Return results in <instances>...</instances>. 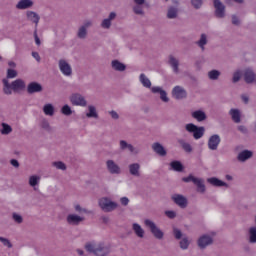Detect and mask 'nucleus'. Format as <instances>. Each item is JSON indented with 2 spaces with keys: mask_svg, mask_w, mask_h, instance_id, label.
<instances>
[{
  "mask_svg": "<svg viewBox=\"0 0 256 256\" xmlns=\"http://www.w3.org/2000/svg\"><path fill=\"white\" fill-rule=\"evenodd\" d=\"M192 117L196 119V121H205V119H207V115L202 110L192 112Z\"/></svg>",
  "mask_w": 256,
  "mask_h": 256,
  "instance_id": "31",
  "label": "nucleus"
},
{
  "mask_svg": "<svg viewBox=\"0 0 256 256\" xmlns=\"http://www.w3.org/2000/svg\"><path fill=\"white\" fill-rule=\"evenodd\" d=\"M175 239H181V237H183V233L181 232V230L174 228L173 230Z\"/></svg>",
  "mask_w": 256,
  "mask_h": 256,
  "instance_id": "49",
  "label": "nucleus"
},
{
  "mask_svg": "<svg viewBox=\"0 0 256 256\" xmlns=\"http://www.w3.org/2000/svg\"><path fill=\"white\" fill-rule=\"evenodd\" d=\"M132 229L135 235H137L140 239H143V237H145V230L143 229V227H141V225L133 223Z\"/></svg>",
  "mask_w": 256,
  "mask_h": 256,
  "instance_id": "23",
  "label": "nucleus"
},
{
  "mask_svg": "<svg viewBox=\"0 0 256 256\" xmlns=\"http://www.w3.org/2000/svg\"><path fill=\"white\" fill-rule=\"evenodd\" d=\"M0 242H2L4 247H8V249H11V247H13V244H11V241L7 238L0 237Z\"/></svg>",
  "mask_w": 256,
  "mask_h": 256,
  "instance_id": "44",
  "label": "nucleus"
},
{
  "mask_svg": "<svg viewBox=\"0 0 256 256\" xmlns=\"http://www.w3.org/2000/svg\"><path fill=\"white\" fill-rule=\"evenodd\" d=\"M58 67L60 69V73H62L64 77H71V75H73V68L71 67V64H69V62L66 60H59Z\"/></svg>",
  "mask_w": 256,
  "mask_h": 256,
  "instance_id": "8",
  "label": "nucleus"
},
{
  "mask_svg": "<svg viewBox=\"0 0 256 256\" xmlns=\"http://www.w3.org/2000/svg\"><path fill=\"white\" fill-rule=\"evenodd\" d=\"M120 149L122 151H125V149H128V151H130V153H133L134 155H137V153H139V149L133 147V145L127 143V141L125 140L120 141Z\"/></svg>",
  "mask_w": 256,
  "mask_h": 256,
  "instance_id": "18",
  "label": "nucleus"
},
{
  "mask_svg": "<svg viewBox=\"0 0 256 256\" xmlns=\"http://www.w3.org/2000/svg\"><path fill=\"white\" fill-rule=\"evenodd\" d=\"M185 129L188 133H193L194 139H201L205 135V127H198L193 123L186 124Z\"/></svg>",
  "mask_w": 256,
  "mask_h": 256,
  "instance_id": "4",
  "label": "nucleus"
},
{
  "mask_svg": "<svg viewBox=\"0 0 256 256\" xmlns=\"http://www.w3.org/2000/svg\"><path fill=\"white\" fill-rule=\"evenodd\" d=\"M239 79H241V72L237 71L233 75V82L237 83V81H239Z\"/></svg>",
  "mask_w": 256,
  "mask_h": 256,
  "instance_id": "53",
  "label": "nucleus"
},
{
  "mask_svg": "<svg viewBox=\"0 0 256 256\" xmlns=\"http://www.w3.org/2000/svg\"><path fill=\"white\" fill-rule=\"evenodd\" d=\"M66 221L68 225L76 226V225H79L80 223H83V221H85V218L77 214H69L66 217Z\"/></svg>",
  "mask_w": 256,
  "mask_h": 256,
  "instance_id": "10",
  "label": "nucleus"
},
{
  "mask_svg": "<svg viewBox=\"0 0 256 256\" xmlns=\"http://www.w3.org/2000/svg\"><path fill=\"white\" fill-rule=\"evenodd\" d=\"M251 157H253V152H251L249 150H244L239 153L238 160L239 161H247V159H251Z\"/></svg>",
  "mask_w": 256,
  "mask_h": 256,
  "instance_id": "32",
  "label": "nucleus"
},
{
  "mask_svg": "<svg viewBox=\"0 0 256 256\" xmlns=\"http://www.w3.org/2000/svg\"><path fill=\"white\" fill-rule=\"evenodd\" d=\"M29 7H33V1L31 0H20L16 5L17 9H29Z\"/></svg>",
  "mask_w": 256,
  "mask_h": 256,
  "instance_id": "27",
  "label": "nucleus"
},
{
  "mask_svg": "<svg viewBox=\"0 0 256 256\" xmlns=\"http://www.w3.org/2000/svg\"><path fill=\"white\" fill-rule=\"evenodd\" d=\"M180 247L181 249H189V239H187L186 237H184L181 241H180Z\"/></svg>",
  "mask_w": 256,
  "mask_h": 256,
  "instance_id": "45",
  "label": "nucleus"
},
{
  "mask_svg": "<svg viewBox=\"0 0 256 256\" xmlns=\"http://www.w3.org/2000/svg\"><path fill=\"white\" fill-rule=\"evenodd\" d=\"M12 219L15 223L21 224L23 223V216H21V214L19 213H13L12 214Z\"/></svg>",
  "mask_w": 256,
  "mask_h": 256,
  "instance_id": "43",
  "label": "nucleus"
},
{
  "mask_svg": "<svg viewBox=\"0 0 256 256\" xmlns=\"http://www.w3.org/2000/svg\"><path fill=\"white\" fill-rule=\"evenodd\" d=\"M36 45H41V38L37 34L34 35Z\"/></svg>",
  "mask_w": 256,
  "mask_h": 256,
  "instance_id": "61",
  "label": "nucleus"
},
{
  "mask_svg": "<svg viewBox=\"0 0 256 256\" xmlns=\"http://www.w3.org/2000/svg\"><path fill=\"white\" fill-rule=\"evenodd\" d=\"M27 19H28V21H32V23H35V25H38L39 20L41 18L39 17V14H37L33 11H28L27 12Z\"/></svg>",
  "mask_w": 256,
  "mask_h": 256,
  "instance_id": "30",
  "label": "nucleus"
},
{
  "mask_svg": "<svg viewBox=\"0 0 256 256\" xmlns=\"http://www.w3.org/2000/svg\"><path fill=\"white\" fill-rule=\"evenodd\" d=\"M13 132V128L11 127V125L7 124V123H2V128L0 130V133L2 135H9V133Z\"/></svg>",
  "mask_w": 256,
  "mask_h": 256,
  "instance_id": "35",
  "label": "nucleus"
},
{
  "mask_svg": "<svg viewBox=\"0 0 256 256\" xmlns=\"http://www.w3.org/2000/svg\"><path fill=\"white\" fill-rule=\"evenodd\" d=\"M219 143H221V137L219 135L214 134L208 140V148L211 151H217V147H219Z\"/></svg>",
  "mask_w": 256,
  "mask_h": 256,
  "instance_id": "11",
  "label": "nucleus"
},
{
  "mask_svg": "<svg viewBox=\"0 0 256 256\" xmlns=\"http://www.w3.org/2000/svg\"><path fill=\"white\" fill-rule=\"evenodd\" d=\"M70 103L75 107H87V99L79 93H73L70 96Z\"/></svg>",
  "mask_w": 256,
  "mask_h": 256,
  "instance_id": "7",
  "label": "nucleus"
},
{
  "mask_svg": "<svg viewBox=\"0 0 256 256\" xmlns=\"http://www.w3.org/2000/svg\"><path fill=\"white\" fill-rule=\"evenodd\" d=\"M115 17H116L115 12H112V13H110V15H109V18H108V19H110V21H113V19H115Z\"/></svg>",
  "mask_w": 256,
  "mask_h": 256,
  "instance_id": "64",
  "label": "nucleus"
},
{
  "mask_svg": "<svg viewBox=\"0 0 256 256\" xmlns=\"http://www.w3.org/2000/svg\"><path fill=\"white\" fill-rule=\"evenodd\" d=\"M52 167H55L56 169H58L60 171H66L67 170V165H65V163H63L62 161L52 162Z\"/></svg>",
  "mask_w": 256,
  "mask_h": 256,
  "instance_id": "37",
  "label": "nucleus"
},
{
  "mask_svg": "<svg viewBox=\"0 0 256 256\" xmlns=\"http://www.w3.org/2000/svg\"><path fill=\"white\" fill-rule=\"evenodd\" d=\"M182 181H184V183H194L197 187L198 193H203L205 191V181L201 178L189 175L188 177L182 178Z\"/></svg>",
  "mask_w": 256,
  "mask_h": 256,
  "instance_id": "5",
  "label": "nucleus"
},
{
  "mask_svg": "<svg viewBox=\"0 0 256 256\" xmlns=\"http://www.w3.org/2000/svg\"><path fill=\"white\" fill-rule=\"evenodd\" d=\"M86 117L88 119H99V113H97V108L94 105L88 106V111L86 112Z\"/></svg>",
  "mask_w": 256,
  "mask_h": 256,
  "instance_id": "21",
  "label": "nucleus"
},
{
  "mask_svg": "<svg viewBox=\"0 0 256 256\" xmlns=\"http://www.w3.org/2000/svg\"><path fill=\"white\" fill-rule=\"evenodd\" d=\"M91 25V22H86L84 26L80 27L78 33H87V27Z\"/></svg>",
  "mask_w": 256,
  "mask_h": 256,
  "instance_id": "52",
  "label": "nucleus"
},
{
  "mask_svg": "<svg viewBox=\"0 0 256 256\" xmlns=\"http://www.w3.org/2000/svg\"><path fill=\"white\" fill-rule=\"evenodd\" d=\"M152 149L160 157H165V155H167V150H165V147H163V145H161L159 142L152 144Z\"/></svg>",
  "mask_w": 256,
  "mask_h": 256,
  "instance_id": "19",
  "label": "nucleus"
},
{
  "mask_svg": "<svg viewBox=\"0 0 256 256\" xmlns=\"http://www.w3.org/2000/svg\"><path fill=\"white\" fill-rule=\"evenodd\" d=\"M152 93H159L161 101L164 103H169V97H167V92L159 86H154L151 88Z\"/></svg>",
  "mask_w": 256,
  "mask_h": 256,
  "instance_id": "16",
  "label": "nucleus"
},
{
  "mask_svg": "<svg viewBox=\"0 0 256 256\" xmlns=\"http://www.w3.org/2000/svg\"><path fill=\"white\" fill-rule=\"evenodd\" d=\"M230 115L234 123H241V111H239V109H231Z\"/></svg>",
  "mask_w": 256,
  "mask_h": 256,
  "instance_id": "28",
  "label": "nucleus"
},
{
  "mask_svg": "<svg viewBox=\"0 0 256 256\" xmlns=\"http://www.w3.org/2000/svg\"><path fill=\"white\" fill-rule=\"evenodd\" d=\"M109 114L111 115L112 119H119V114L114 110L110 111Z\"/></svg>",
  "mask_w": 256,
  "mask_h": 256,
  "instance_id": "57",
  "label": "nucleus"
},
{
  "mask_svg": "<svg viewBox=\"0 0 256 256\" xmlns=\"http://www.w3.org/2000/svg\"><path fill=\"white\" fill-rule=\"evenodd\" d=\"M111 65H112V69H114V71L123 72L127 69V66L125 64H123L122 62H120L119 60H113Z\"/></svg>",
  "mask_w": 256,
  "mask_h": 256,
  "instance_id": "26",
  "label": "nucleus"
},
{
  "mask_svg": "<svg viewBox=\"0 0 256 256\" xmlns=\"http://www.w3.org/2000/svg\"><path fill=\"white\" fill-rule=\"evenodd\" d=\"M172 199L176 205L181 207L182 209H185L187 207V198L181 194H175L172 196Z\"/></svg>",
  "mask_w": 256,
  "mask_h": 256,
  "instance_id": "14",
  "label": "nucleus"
},
{
  "mask_svg": "<svg viewBox=\"0 0 256 256\" xmlns=\"http://www.w3.org/2000/svg\"><path fill=\"white\" fill-rule=\"evenodd\" d=\"M40 181H41V177H39L37 175L30 176L29 185H30V187H37V185H39Z\"/></svg>",
  "mask_w": 256,
  "mask_h": 256,
  "instance_id": "36",
  "label": "nucleus"
},
{
  "mask_svg": "<svg viewBox=\"0 0 256 256\" xmlns=\"http://www.w3.org/2000/svg\"><path fill=\"white\" fill-rule=\"evenodd\" d=\"M213 243V238L209 235H203L198 239V247L200 249H205L208 245H211Z\"/></svg>",
  "mask_w": 256,
  "mask_h": 256,
  "instance_id": "15",
  "label": "nucleus"
},
{
  "mask_svg": "<svg viewBox=\"0 0 256 256\" xmlns=\"http://www.w3.org/2000/svg\"><path fill=\"white\" fill-rule=\"evenodd\" d=\"M165 215H167L169 219H175L177 214L175 213V211H166Z\"/></svg>",
  "mask_w": 256,
  "mask_h": 256,
  "instance_id": "54",
  "label": "nucleus"
},
{
  "mask_svg": "<svg viewBox=\"0 0 256 256\" xmlns=\"http://www.w3.org/2000/svg\"><path fill=\"white\" fill-rule=\"evenodd\" d=\"M248 237L250 243H256V226H252L249 228Z\"/></svg>",
  "mask_w": 256,
  "mask_h": 256,
  "instance_id": "33",
  "label": "nucleus"
},
{
  "mask_svg": "<svg viewBox=\"0 0 256 256\" xmlns=\"http://www.w3.org/2000/svg\"><path fill=\"white\" fill-rule=\"evenodd\" d=\"M106 168L111 175H121V166H119V164H117L114 160H107Z\"/></svg>",
  "mask_w": 256,
  "mask_h": 256,
  "instance_id": "9",
  "label": "nucleus"
},
{
  "mask_svg": "<svg viewBox=\"0 0 256 256\" xmlns=\"http://www.w3.org/2000/svg\"><path fill=\"white\" fill-rule=\"evenodd\" d=\"M86 251L94 253L96 256H107L109 255V248L101 243H88L85 246Z\"/></svg>",
  "mask_w": 256,
  "mask_h": 256,
  "instance_id": "2",
  "label": "nucleus"
},
{
  "mask_svg": "<svg viewBox=\"0 0 256 256\" xmlns=\"http://www.w3.org/2000/svg\"><path fill=\"white\" fill-rule=\"evenodd\" d=\"M191 1H192V5H193V7H195V9H199L201 7V5H203L202 0H191Z\"/></svg>",
  "mask_w": 256,
  "mask_h": 256,
  "instance_id": "50",
  "label": "nucleus"
},
{
  "mask_svg": "<svg viewBox=\"0 0 256 256\" xmlns=\"http://www.w3.org/2000/svg\"><path fill=\"white\" fill-rule=\"evenodd\" d=\"M7 77L8 79H15V77H17V71L13 69H8Z\"/></svg>",
  "mask_w": 256,
  "mask_h": 256,
  "instance_id": "46",
  "label": "nucleus"
},
{
  "mask_svg": "<svg viewBox=\"0 0 256 256\" xmlns=\"http://www.w3.org/2000/svg\"><path fill=\"white\" fill-rule=\"evenodd\" d=\"M238 130L241 131V133H247V128L245 126H239Z\"/></svg>",
  "mask_w": 256,
  "mask_h": 256,
  "instance_id": "62",
  "label": "nucleus"
},
{
  "mask_svg": "<svg viewBox=\"0 0 256 256\" xmlns=\"http://www.w3.org/2000/svg\"><path fill=\"white\" fill-rule=\"evenodd\" d=\"M207 181L210 183V185H213L214 187H229V185L223 180H219L215 177L208 178Z\"/></svg>",
  "mask_w": 256,
  "mask_h": 256,
  "instance_id": "22",
  "label": "nucleus"
},
{
  "mask_svg": "<svg viewBox=\"0 0 256 256\" xmlns=\"http://www.w3.org/2000/svg\"><path fill=\"white\" fill-rule=\"evenodd\" d=\"M41 127L42 129H46V131H49V129H51V126L49 125V121L47 120H43L41 122Z\"/></svg>",
  "mask_w": 256,
  "mask_h": 256,
  "instance_id": "51",
  "label": "nucleus"
},
{
  "mask_svg": "<svg viewBox=\"0 0 256 256\" xmlns=\"http://www.w3.org/2000/svg\"><path fill=\"white\" fill-rule=\"evenodd\" d=\"M219 75H221L219 70H211L208 72V77L211 79V81H217V79H219Z\"/></svg>",
  "mask_w": 256,
  "mask_h": 256,
  "instance_id": "38",
  "label": "nucleus"
},
{
  "mask_svg": "<svg viewBox=\"0 0 256 256\" xmlns=\"http://www.w3.org/2000/svg\"><path fill=\"white\" fill-rule=\"evenodd\" d=\"M3 85H4V93L5 95H11V93H21L25 89V81L21 79H17L13 81L11 84L9 83V80L4 79L3 80Z\"/></svg>",
  "mask_w": 256,
  "mask_h": 256,
  "instance_id": "1",
  "label": "nucleus"
},
{
  "mask_svg": "<svg viewBox=\"0 0 256 256\" xmlns=\"http://www.w3.org/2000/svg\"><path fill=\"white\" fill-rule=\"evenodd\" d=\"M43 113L48 117H53V115H55V106L51 103L45 104L43 106Z\"/></svg>",
  "mask_w": 256,
  "mask_h": 256,
  "instance_id": "24",
  "label": "nucleus"
},
{
  "mask_svg": "<svg viewBox=\"0 0 256 256\" xmlns=\"http://www.w3.org/2000/svg\"><path fill=\"white\" fill-rule=\"evenodd\" d=\"M242 101H243L244 103H249V97L246 96V95H243V96H242Z\"/></svg>",
  "mask_w": 256,
  "mask_h": 256,
  "instance_id": "63",
  "label": "nucleus"
},
{
  "mask_svg": "<svg viewBox=\"0 0 256 256\" xmlns=\"http://www.w3.org/2000/svg\"><path fill=\"white\" fill-rule=\"evenodd\" d=\"M130 175L133 177H140L141 175V164L140 163H132L128 166Z\"/></svg>",
  "mask_w": 256,
  "mask_h": 256,
  "instance_id": "17",
  "label": "nucleus"
},
{
  "mask_svg": "<svg viewBox=\"0 0 256 256\" xmlns=\"http://www.w3.org/2000/svg\"><path fill=\"white\" fill-rule=\"evenodd\" d=\"M214 7L216 9L215 15L220 19L225 17V6L221 3L220 0H214Z\"/></svg>",
  "mask_w": 256,
  "mask_h": 256,
  "instance_id": "12",
  "label": "nucleus"
},
{
  "mask_svg": "<svg viewBox=\"0 0 256 256\" xmlns=\"http://www.w3.org/2000/svg\"><path fill=\"white\" fill-rule=\"evenodd\" d=\"M102 27L104 29H109L111 27V19L107 18L102 21Z\"/></svg>",
  "mask_w": 256,
  "mask_h": 256,
  "instance_id": "48",
  "label": "nucleus"
},
{
  "mask_svg": "<svg viewBox=\"0 0 256 256\" xmlns=\"http://www.w3.org/2000/svg\"><path fill=\"white\" fill-rule=\"evenodd\" d=\"M120 203L121 205H124V207H127V205H129V198L127 197L120 198Z\"/></svg>",
  "mask_w": 256,
  "mask_h": 256,
  "instance_id": "56",
  "label": "nucleus"
},
{
  "mask_svg": "<svg viewBox=\"0 0 256 256\" xmlns=\"http://www.w3.org/2000/svg\"><path fill=\"white\" fill-rule=\"evenodd\" d=\"M139 81L143 87L146 89H151V80L145 75V74H140L139 76Z\"/></svg>",
  "mask_w": 256,
  "mask_h": 256,
  "instance_id": "29",
  "label": "nucleus"
},
{
  "mask_svg": "<svg viewBox=\"0 0 256 256\" xmlns=\"http://www.w3.org/2000/svg\"><path fill=\"white\" fill-rule=\"evenodd\" d=\"M180 145L182 146V149H184V151H186V153H191V151H193L191 144H189L183 140L180 141Z\"/></svg>",
  "mask_w": 256,
  "mask_h": 256,
  "instance_id": "41",
  "label": "nucleus"
},
{
  "mask_svg": "<svg viewBox=\"0 0 256 256\" xmlns=\"http://www.w3.org/2000/svg\"><path fill=\"white\" fill-rule=\"evenodd\" d=\"M28 93H41L43 91V86L37 82H32L28 85Z\"/></svg>",
  "mask_w": 256,
  "mask_h": 256,
  "instance_id": "20",
  "label": "nucleus"
},
{
  "mask_svg": "<svg viewBox=\"0 0 256 256\" xmlns=\"http://www.w3.org/2000/svg\"><path fill=\"white\" fill-rule=\"evenodd\" d=\"M232 23L233 25H239V18L236 15L232 16Z\"/></svg>",
  "mask_w": 256,
  "mask_h": 256,
  "instance_id": "59",
  "label": "nucleus"
},
{
  "mask_svg": "<svg viewBox=\"0 0 256 256\" xmlns=\"http://www.w3.org/2000/svg\"><path fill=\"white\" fill-rule=\"evenodd\" d=\"M74 209L77 211V213H88L87 209L82 208L79 204H75Z\"/></svg>",
  "mask_w": 256,
  "mask_h": 256,
  "instance_id": "47",
  "label": "nucleus"
},
{
  "mask_svg": "<svg viewBox=\"0 0 256 256\" xmlns=\"http://www.w3.org/2000/svg\"><path fill=\"white\" fill-rule=\"evenodd\" d=\"M172 95L175 99H185L187 92L181 86H175L172 90Z\"/></svg>",
  "mask_w": 256,
  "mask_h": 256,
  "instance_id": "13",
  "label": "nucleus"
},
{
  "mask_svg": "<svg viewBox=\"0 0 256 256\" xmlns=\"http://www.w3.org/2000/svg\"><path fill=\"white\" fill-rule=\"evenodd\" d=\"M198 45L202 49V51L205 50V45H207V36L205 34L201 35V38L198 41Z\"/></svg>",
  "mask_w": 256,
  "mask_h": 256,
  "instance_id": "40",
  "label": "nucleus"
},
{
  "mask_svg": "<svg viewBox=\"0 0 256 256\" xmlns=\"http://www.w3.org/2000/svg\"><path fill=\"white\" fill-rule=\"evenodd\" d=\"M170 167L173 171H177L178 173H181L183 171V164L179 161H173L170 163Z\"/></svg>",
  "mask_w": 256,
  "mask_h": 256,
  "instance_id": "34",
  "label": "nucleus"
},
{
  "mask_svg": "<svg viewBox=\"0 0 256 256\" xmlns=\"http://www.w3.org/2000/svg\"><path fill=\"white\" fill-rule=\"evenodd\" d=\"M144 225L146 227H149L151 233L154 235V237H156V239H163V231H161V229L157 227V224H155V222L150 219H146L144 221Z\"/></svg>",
  "mask_w": 256,
  "mask_h": 256,
  "instance_id": "6",
  "label": "nucleus"
},
{
  "mask_svg": "<svg viewBox=\"0 0 256 256\" xmlns=\"http://www.w3.org/2000/svg\"><path fill=\"white\" fill-rule=\"evenodd\" d=\"M10 163H11V165L13 166V167H19V161H17V160H15V159H12L11 161H10Z\"/></svg>",
  "mask_w": 256,
  "mask_h": 256,
  "instance_id": "60",
  "label": "nucleus"
},
{
  "mask_svg": "<svg viewBox=\"0 0 256 256\" xmlns=\"http://www.w3.org/2000/svg\"><path fill=\"white\" fill-rule=\"evenodd\" d=\"M32 57H34V59L38 62L41 61V56H39V53L37 52H32Z\"/></svg>",
  "mask_w": 256,
  "mask_h": 256,
  "instance_id": "58",
  "label": "nucleus"
},
{
  "mask_svg": "<svg viewBox=\"0 0 256 256\" xmlns=\"http://www.w3.org/2000/svg\"><path fill=\"white\" fill-rule=\"evenodd\" d=\"M167 17L168 19H175L177 17V9L174 7L169 8Z\"/></svg>",
  "mask_w": 256,
  "mask_h": 256,
  "instance_id": "42",
  "label": "nucleus"
},
{
  "mask_svg": "<svg viewBox=\"0 0 256 256\" xmlns=\"http://www.w3.org/2000/svg\"><path fill=\"white\" fill-rule=\"evenodd\" d=\"M61 113L62 115H66L69 117V115H73V110H71V106L65 104L62 108H61Z\"/></svg>",
  "mask_w": 256,
  "mask_h": 256,
  "instance_id": "39",
  "label": "nucleus"
},
{
  "mask_svg": "<svg viewBox=\"0 0 256 256\" xmlns=\"http://www.w3.org/2000/svg\"><path fill=\"white\" fill-rule=\"evenodd\" d=\"M134 13H136V15H143V8L141 6H135Z\"/></svg>",
  "mask_w": 256,
  "mask_h": 256,
  "instance_id": "55",
  "label": "nucleus"
},
{
  "mask_svg": "<svg viewBox=\"0 0 256 256\" xmlns=\"http://www.w3.org/2000/svg\"><path fill=\"white\" fill-rule=\"evenodd\" d=\"M99 207L102 211H105V213H110V211H115L118 204L107 197H103L99 199Z\"/></svg>",
  "mask_w": 256,
  "mask_h": 256,
  "instance_id": "3",
  "label": "nucleus"
},
{
  "mask_svg": "<svg viewBox=\"0 0 256 256\" xmlns=\"http://www.w3.org/2000/svg\"><path fill=\"white\" fill-rule=\"evenodd\" d=\"M168 63L174 73H179V60H177V58L169 56Z\"/></svg>",
  "mask_w": 256,
  "mask_h": 256,
  "instance_id": "25",
  "label": "nucleus"
}]
</instances>
